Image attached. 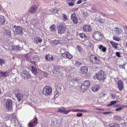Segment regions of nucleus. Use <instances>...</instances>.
Masks as SVG:
<instances>
[{
    "label": "nucleus",
    "instance_id": "nucleus-58",
    "mask_svg": "<svg viewBox=\"0 0 127 127\" xmlns=\"http://www.w3.org/2000/svg\"><path fill=\"white\" fill-rule=\"evenodd\" d=\"M68 68H69L68 69H69V70H68L67 69V71H69V70H72V69H74L73 68H72L70 66Z\"/></svg>",
    "mask_w": 127,
    "mask_h": 127
},
{
    "label": "nucleus",
    "instance_id": "nucleus-3",
    "mask_svg": "<svg viewBox=\"0 0 127 127\" xmlns=\"http://www.w3.org/2000/svg\"><path fill=\"white\" fill-rule=\"evenodd\" d=\"M4 102L5 106L6 107L7 111H12V102L11 100L10 99H8L5 100Z\"/></svg>",
    "mask_w": 127,
    "mask_h": 127
},
{
    "label": "nucleus",
    "instance_id": "nucleus-10",
    "mask_svg": "<svg viewBox=\"0 0 127 127\" xmlns=\"http://www.w3.org/2000/svg\"><path fill=\"white\" fill-rule=\"evenodd\" d=\"M20 75L22 77L25 78L26 77L27 79H29L31 77V75L27 71L23 70L20 73Z\"/></svg>",
    "mask_w": 127,
    "mask_h": 127
},
{
    "label": "nucleus",
    "instance_id": "nucleus-19",
    "mask_svg": "<svg viewBox=\"0 0 127 127\" xmlns=\"http://www.w3.org/2000/svg\"><path fill=\"white\" fill-rule=\"evenodd\" d=\"M45 59L48 61H51L54 60V58L52 55H48L45 56Z\"/></svg>",
    "mask_w": 127,
    "mask_h": 127
},
{
    "label": "nucleus",
    "instance_id": "nucleus-21",
    "mask_svg": "<svg viewBox=\"0 0 127 127\" xmlns=\"http://www.w3.org/2000/svg\"><path fill=\"white\" fill-rule=\"evenodd\" d=\"M81 71L83 74H87L88 69L86 67L82 66L81 67Z\"/></svg>",
    "mask_w": 127,
    "mask_h": 127
},
{
    "label": "nucleus",
    "instance_id": "nucleus-25",
    "mask_svg": "<svg viewBox=\"0 0 127 127\" xmlns=\"http://www.w3.org/2000/svg\"><path fill=\"white\" fill-rule=\"evenodd\" d=\"M31 67L32 73L35 75L38 72L37 69L33 66H31Z\"/></svg>",
    "mask_w": 127,
    "mask_h": 127
},
{
    "label": "nucleus",
    "instance_id": "nucleus-56",
    "mask_svg": "<svg viewBox=\"0 0 127 127\" xmlns=\"http://www.w3.org/2000/svg\"><path fill=\"white\" fill-rule=\"evenodd\" d=\"M77 81V80L76 79H73L71 80V81L73 82H74L75 81L76 82Z\"/></svg>",
    "mask_w": 127,
    "mask_h": 127
},
{
    "label": "nucleus",
    "instance_id": "nucleus-23",
    "mask_svg": "<svg viewBox=\"0 0 127 127\" xmlns=\"http://www.w3.org/2000/svg\"><path fill=\"white\" fill-rule=\"evenodd\" d=\"M15 96L17 98L19 101L22 100L23 99V95L21 94H15Z\"/></svg>",
    "mask_w": 127,
    "mask_h": 127
},
{
    "label": "nucleus",
    "instance_id": "nucleus-59",
    "mask_svg": "<svg viewBox=\"0 0 127 127\" xmlns=\"http://www.w3.org/2000/svg\"><path fill=\"white\" fill-rule=\"evenodd\" d=\"M111 96L114 99H115V95L114 94H111Z\"/></svg>",
    "mask_w": 127,
    "mask_h": 127
},
{
    "label": "nucleus",
    "instance_id": "nucleus-40",
    "mask_svg": "<svg viewBox=\"0 0 127 127\" xmlns=\"http://www.w3.org/2000/svg\"><path fill=\"white\" fill-rule=\"evenodd\" d=\"M42 58L39 56H36L35 60L36 62H39L42 60Z\"/></svg>",
    "mask_w": 127,
    "mask_h": 127
},
{
    "label": "nucleus",
    "instance_id": "nucleus-31",
    "mask_svg": "<svg viewBox=\"0 0 127 127\" xmlns=\"http://www.w3.org/2000/svg\"><path fill=\"white\" fill-rule=\"evenodd\" d=\"M22 48L20 47L19 46H15L13 45L12 46V49L13 50H20L22 49Z\"/></svg>",
    "mask_w": 127,
    "mask_h": 127
},
{
    "label": "nucleus",
    "instance_id": "nucleus-5",
    "mask_svg": "<svg viewBox=\"0 0 127 127\" xmlns=\"http://www.w3.org/2000/svg\"><path fill=\"white\" fill-rule=\"evenodd\" d=\"M52 90L51 88L48 86H46L43 90V93L46 96L51 95L52 93Z\"/></svg>",
    "mask_w": 127,
    "mask_h": 127
},
{
    "label": "nucleus",
    "instance_id": "nucleus-20",
    "mask_svg": "<svg viewBox=\"0 0 127 127\" xmlns=\"http://www.w3.org/2000/svg\"><path fill=\"white\" fill-rule=\"evenodd\" d=\"M83 29L84 31L85 32H90L91 31V29L90 28V26L87 25L84 26L83 27Z\"/></svg>",
    "mask_w": 127,
    "mask_h": 127
},
{
    "label": "nucleus",
    "instance_id": "nucleus-50",
    "mask_svg": "<svg viewBox=\"0 0 127 127\" xmlns=\"http://www.w3.org/2000/svg\"><path fill=\"white\" fill-rule=\"evenodd\" d=\"M71 111V110H65V111H64V114H68V113H69Z\"/></svg>",
    "mask_w": 127,
    "mask_h": 127
},
{
    "label": "nucleus",
    "instance_id": "nucleus-29",
    "mask_svg": "<svg viewBox=\"0 0 127 127\" xmlns=\"http://www.w3.org/2000/svg\"><path fill=\"white\" fill-rule=\"evenodd\" d=\"M39 23V20L36 19L33 20L32 21V24L33 25L34 27H36L37 24L38 25Z\"/></svg>",
    "mask_w": 127,
    "mask_h": 127
},
{
    "label": "nucleus",
    "instance_id": "nucleus-48",
    "mask_svg": "<svg viewBox=\"0 0 127 127\" xmlns=\"http://www.w3.org/2000/svg\"><path fill=\"white\" fill-rule=\"evenodd\" d=\"M82 64L80 62L76 61V65L77 66H79L81 65Z\"/></svg>",
    "mask_w": 127,
    "mask_h": 127
},
{
    "label": "nucleus",
    "instance_id": "nucleus-6",
    "mask_svg": "<svg viewBox=\"0 0 127 127\" xmlns=\"http://www.w3.org/2000/svg\"><path fill=\"white\" fill-rule=\"evenodd\" d=\"M90 59L91 62L94 64H98L100 63L99 59L95 55H91L90 57Z\"/></svg>",
    "mask_w": 127,
    "mask_h": 127
},
{
    "label": "nucleus",
    "instance_id": "nucleus-41",
    "mask_svg": "<svg viewBox=\"0 0 127 127\" xmlns=\"http://www.w3.org/2000/svg\"><path fill=\"white\" fill-rule=\"evenodd\" d=\"M65 108H59L58 109V111L60 112L63 114H64V111H65Z\"/></svg>",
    "mask_w": 127,
    "mask_h": 127
},
{
    "label": "nucleus",
    "instance_id": "nucleus-44",
    "mask_svg": "<svg viewBox=\"0 0 127 127\" xmlns=\"http://www.w3.org/2000/svg\"><path fill=\"white\" fill-rule=\"evenodd\" d=\"M10 117H11V120L12 121H15L16 120V118L15 116L13 114H11V115Z\"/></svg>",
    "mask_w": 127,
    "mask_h": 127
},
{
    "label": "nucleus",
    "instance_id": "nucleus-60",
    "mask_svg": "<svg viewBox=\"0 0 127 127\" xmlns=\"http://www.w3.org/2000/svg\"><path fill=\"white\" fill-rule=\"evenodd\" d=\"M25 57L26 58L28 59H26V60H27L28 59V54H26L25 55Z\"/></svg>",
    "mask_w": 127,
    "mask_h": 127
},
{
    "label": "nucleus",
    "instance_id": "nucleus-51",
    "mask_svg": "<svg viewBox=\"0 0 127 127\" xmlns=\"http://www.w3.org/2000/svg\"><path fill=\"white\" fill-rule=\"evenodd\" d=\"M83 115V114L82 113H78L76 114V116L77 117H80L82 116Z\"/></svg>",
    "mask_w": 127,
    "mask_h": 127
},
{
    "label": "nucleus",
    "instance_id": "nucleus-13",
    "mask_svg": "<svg viewBox=\"0 0 127 127\" xmlns=\"http://www.w3.org/2000/svg\"><path fill=\"white\" fill-rule=\"evenodd\" d=\"M62 56L63 57L69 59H71L72 57V56L67 51H65L64 53L62 55Z\"/></svg>",
    "mask_w": 127,
    "mask_h": 127
},
{
    "label": "nucleus",
    "instance_id": "nucleus-28",
    "mask_svg": "<svg viewBox=\"0 0 127 127\" xmlns=\"http://www.w3.org/2000/svg\"><path fill=\"white\" fill-rule=\"evenodd\" d=\"M57 88L58 89L60 90H62L63 91H65V89L64 86H63L61 83H58V84Z\"/></svg>",
    "mask_w": 127,
    "mask_h": 127
},
{
    "label": "nucleus",
    "instance_id": "nucleus-38",
    "mask_svg": "<svg viewBox=\"0 0 127 127\" xmlns=\"http://www.w3.org/2000/svg\"><path fill=\"white\" fill-rule=\"evenodd\" d=\"M5 60L0 58V65L1 66H3L5 64Z\"/></svg>",
    "mask_w": 127,
    "mask_h": 127
},
{
    "label": "nucleus",
    "instance_id": "nucleus-24",
    "mask_svg": "<svg viewBox=\"0 0 127 127\" xmlns=\"http://www.w3.org/2000/svg\"><path fill=\"white\" fill-rule=\"evenodd\" d=\"M42 41V39L41 38L38 37H36L34 39V42L36 43H41Z\"/></svg>",
    "mask_w": 127,
    "mask_h": 127
},
{
    "label": "nucleus",
    "instance_id": "nucleus-45",
    "mask_svg": "<svg viewBox=\"0 0 127 127\" xmlns=\"http://www.w3.org/2000/svg\"><path fill=\"white\" fill-rule=\"evenodd\" d=\"M62 16L63 20L64 21H65L67 19L66 15L64 14H62Z\"/></svg>",
    "mask_w": 127,
    "mask_h": 127
},
{
    "label": "nucleus",
    "instance_id": "nucleus-15",
    "mask_svg": "<svg viewBox=\"0 0 127 127\" xmlns=\"http://www.w3.org/2000/svg\"><path fill=\"white\" fill-rule=\"evenodd\" d=\"M118 87L120 91H122L124 88L123 82L121 80H120L118 82Z\"/></svg>",
    "mask_w": 127,
    "mask_h": 127
},
{
    "label": "nucleus",
    "instance_id": "nucleus-36",
    "mask_svg": "<svg viewBox=\"0 0 127 127\" xmlns=\"http://www.w3.org/2000/svg\"><path fill=\"white\" fill-rule=\"evenodd\" d=\"M50 29L51 31L52 32H54L56 31L55 26V25H52L50 27Z\"/></svg>",
    "mask_w": 127,
    "mask_h": 127
},
{
    "label": "nucleus",
    "instance_id": "nucleus-18",
    "mask_svg": "<svg viewBox=\"0 0 127 127\" xmlns=\"http://www.w3.org/2000/svg\"><path fill=\"white\" fill-rule=\"evenodd\" d=\"M8 72L6 71H0V77L1 78L6 77L8 75Z\"/></svg>",
    "mask_w": 127,
    "mask_h": 127
},
{
    "label": "nucleus",
    "instance_id": "nucleus-57",
    "mask_svg": "<svg viewBox=\"0 0 127 127\" xmlns=\"http://www.w3.org/2000/svg\"><path fill=\"white\" fill-rule=\"evenodd\" d=\"M82 0H79L77 2V4H79L82 2Z\"/></svg>",
    "mask_w": 127,
    "mask_h": 127
},
{
    "label": "nucleus",
    "instance_id": "nucleus-49",
    "mask_svg": "<svg viewBox=\"0 0 127 127\" xmlns=\"http://www.w3.org/2000/svg\"><path fill=\"white\" fill-rule=\"evenodd\" d=\"M60 51L61 54V55H62L64 53V52L65 51L64 49H61L60 50Z\"/></svg>",
    "mask_w": 127,
    "mask_h": 127
},
{
    "label": "nucleus",
    "instance_id": "nucleus-54",
    "mask_svg": "<svg viewBox=\"0 0 127 127\" xmlns=\"http://www.w3.org/2000/svg\"><path fill=\"white\" fill-rule=\"evenodd\" d=\"M111 113V112H103V113L105 114H108Z\"/></svg>",
    "mask_w": 127,
    "mask_h": 127
},
{
    "label": "nucleus",
    "instance_id": "nucleus-9",
    "mask_svg": "<svg viewBox=\"0 0 127 127\" xmlns=\"http://www.w3.org/2000/svg\"><path fill=\"white\" fill-rule=\"evenodd\" d=\"M61 67L59 66H53V65H52L49 66V70H50L51 68H54V70H51L52 72L53 73H55L56 72H59L60 71V69Z\"/></svg>",
    "mask_w": 127,
    "mask_h": 127
},
{
    "label": "nucleus",
    "instance_id": "nucleus-27",
    "mask_svg": "<svg viewBox=\"0 0 127 127\" xmlns=\"http://www.w3.org/2000/svg\"><path fill=\"white\" fill-rule=\"evenodd\" d=\"M109 42L111 44L112 47H113L116 49H117V46L118 45L117 43H115V42H113V41H110Z\"/></svg>",
    "mask_w": 127,
    "mask_h": 127
},
{
    "label": "nucleus",
    "instance_id": "nucleus-11",
    "mask_svg": "<svg viewBox=\"0 0 127 127\" xmlns=\"http://www.w3.org/2000/svg\"><path fill=\"white\" fill-rule=\"evenodd\" d=\"M37 123V120L34 119L31 120L28 124L29 127H33Z\"/></svg>",
    "mask_w": 127,
    "mask_h": 127
},
{
    "label": "nucleus",
    "instance_id": "nucleus-55",
    "mask_svg": "<svg viewBox=\"0 0 127 127\" xmlns=\"http://www.w3.org/2000/svg\"><path fill=\"white\" fill-rule=\"evenodd\" d=\"M96 110H100V111H104V109H101V108H96Z\"/></svg>",
    "mask_w": 127,
    "mask_h": 127
},
{
    "label": "nucleus",
    "instance_id": "nucleus-61",
    "mask_svg": "<svg viewBox=\"0 0 127 127\" xmlns=\"http://www.w3.org/2000/svg\"><path fill=\"white\" fill-rule=\"evenodd\" d=\"M35 58L36 57H32V59L34 61H36V60H35Z\"/></svg>",
    "mask_w": 127,
    "mask_h": 127
},
{
    "label": "nucleus",
    "instance_id": "nucleus-35",
    "mask_svg": "<svg viewBox=\"0 0 127 127\" xmlns=\"http://www.w3.org/2000/svg\"><path fill=\"white\" fill-rule=\"evenodd\" d=\"M51 43L53 45H57L60 43V41L59 40H54L51 41Z\"/></svg>",
    "mask_w": 127,
    "mask_h": 127
},
{
    "label": "nucleus",
    "instance_id": "nucleus-14",
    "mask_svg": "<svg viewBox=\"0 0 127 127\" xmlns=\"http://www.w3.org/2000/svg\"><path fill=\"white\" fill-rule=\"evenodd\" d=\"M37 6L36 5H33L28 10L29 13H34L36 10Z\"/></svg>",
    "mask_w": 127,
    "mask_h": 127
},
{
    "label": "nucleus",
    "instance_id": "nucleus-17",
    "mask_svg": "<svg viewBox=\"0 0 127 127\" xmlns=\"http://www.w3.org/2000/svg\"><path fill=\"white\" fill-rule=\"evenodd\" d=\"M114 31L115 32V33L118 35L121 34L123 35V30L121 29L116 28L114 29Z\"/></svg>",
    "mask_w": 127,
    "mask_h": 127
},
{
    "label": "nucleus",
    "instance_id": "nucleus-43",
    "mask_svg": "<svg viewBox=\"0 0 127 127\" xmlns=\"http://www.w3.org/2000/svg\"><path fill=\"white\" fill-rule=\"evenodd\" d=\"M124 108V106L123 105H121L119 107L116 108L115 111H120V110L123 109Z\"/></svg>",
    "mask_w": 127,
    "mask_h": 127
},
{
    "label": "nucleus",
    "instance_id": "nucleus-64",
    "mask_svg": "<svg viewBox=\"0 0 127 127\" xmlns=\"http://www.w3.org/2000/svg\"><path fill=\"white\" fill-rule=\"evenodd\" d=\"M102 15L103 16H105L106 15L104 13H102Z\"/></svg>",
    "mask_w": 127,
    "mask_h": 127
},
{
    "label": "nucleus",
    "instance_id": "nucleus-46",
    "mask_svg": "<svg viewBox=\"0 0 127 127\" xmlns=\"http://www.w3.org/2000/svg\"><path fill=\"white\" fill-rule=\"evenodd\" d=\"M113 39L114 40H115L118 41H119L121 40L120 39L119 37L115 36H113Z\"/></svg>",
    "mask_w": 127,
    "mask_h": 127
},
{
    "label": "nucleus",
    "instance_id": "nucleus-47",
    "mask_svg": "<svg viewBox=\"0 0 127 127\" xmlns=\"http://www.w3.org/2000/svg\"><path fill=\"white\" fill-rule=\"evenodd\" d=\"M76 49L80 52H81L82 50L81 47L79 46H78L76 47Z\"/></svg>",
    "mask_w": 127,
    "mask_h": 127
},
{
    "label": "nucleus",
    "instance_id": "nucleus-1",
    "mask_svg": "<svg viewBox=\"0 0 127 127\" xmlns=\"http://www.w3.org/2000/svg\"><path fill=\"white\" fill-rule=\"evenodd\" d=\"M96 77L97 79L101 81H103L106 77V74L102 71H99L97 73H95L94 75V77Z\"/></svg>",
    "mask_w": 127,
    "mask_h": 127
},
{
    "label": "nucleus",
    "instance_id": "nucleus-7",
    "mask_svg": "<svg viewBox=\"0 0 127 127\" xmlns=\"http://www.w3.org/2000/svg\"><path fill=\"white\" fill-rule=\"evenodd\" d=\"M90 85V82L87 80L85 81L82 84V86L81 87V90H83V91H86L88 87Z\"/></svg>",
    "mask_w": 127,
    "mask_h": 127
},
{
    "label": "nucleus",
    "instance_id": "nucleus-8",
    "mask_svg": "<svg viewBox=\"0 0 127 127\" xmlns=\"http://www.w3.org/2000/svg\"><path fill=\"white\" fill-rule=\"evenodd\" d=\"M14 28V32L17 34H22L23 33V28L20 26H16L15 25Z\"/></svg>",
    "mask_w": 127,
    "mask_h": 127
},
{
    "label": "nucleus",
    "instance_id": "nucleus-34",
    "mask_svg": "<svg viewBox=\"0 0 127 127\" xmlns=\"http://www.w3.org/2000/svg\"><path fill=\"white\" fill-rule=\"evenodd\" d=\"M99 48L100 50L103 52H105L106 51V48L103 47L102 45H101L99 46Z\"/></svg>",
    "mask_w": 127,
    "mask_h": 127
},
{
    "label": "nucleus",
    "instance_id": "nucleus-30",
    "mask_svg": "<svg viewBox=\"0 0 127 127\" xmlns=\"http://www.w3.org/2000/svg\"><path fill=\"white\" fill-rule=\"evenodd\" d=\"M50 13V14H51L54 13H58L59 11V10L56 8H54L53 9L49 10Z\"/></svg>",
    "mask_w": 127,
    "mask_h": 127
},
{
    "label": "nucleus",
    "instance_id": "nucleus-26",
    "mask_svg": "<svg viewBox=\"0 0 127 127\" xmlns=\"http://www.w3.org/2000/svg\"><path fill=\"white\" fill-rule=\"evenodd\" d=\"M95 19L96 21H97L101 23H103L104 21V19L101 18L99 17H95Z\"/></svg>",
    "mask_w": 127,
    "mask_h": 127
},
{
    "label": "nucleus",
    "instance_id": "nucleus-42",
    "mask_svg": "<svg viewBox=\"0 0 127 127\" xmlns=\"http://www.w3.org/2000/svg\"><path fill=\"white\" fill-rule=\"evenodd\" d=\"M80 37L82 38H84V39H86V36L85 34L83 33H81L79 34Z\"/></svg>",
    "mask_w": 127,
    "mask_h": 127
},
{
    "label": "nucleus",
    "instance_id": "nucleus-63",
    "mask_svg": "<svg viewBox=\"0 0 127 127\" xmlns=\"http://www.w3.org/2000/svg\"><path fill=\"white\" fill-rule=\"evenodd\" d=\"M119 104H116V105H115V107H118V106H119Z\"/></svg>",
    "mask_w": 127,
    "mask_h": 127
},
{
    "label": "nucleus",
    "instance_id": "nucleus-53",
    "mask_svg": "<svg viewBox=\"0 0 127 127\" xmlns=\"http://www.w3.org/2000/svg\"><path fill=\"white\" fill-rule=\"evenodd\" d=\"M43 73L44 76L45 77L47 76L48 75V74L46 72L43 71Z\"/></svg>",
    "mask_w": 127,
    "mask_h": 127
},
{
    "label": "nucleus",
    "instance_id": "nucleus-22",
    "mask_svg": "<svg viewBox=\"0 0 127 127\" xmlns=\"http://www.w3.org/2000/svg\"><path fill=\"white\" fill-rule=\"evenodd\" d=\"M76 0H67L66 2L69 6H73L74 4V1Z\"/></svg>",
    "mask_w": 127,
    "mask_h": 127
},
{
    "label": "nucleus",
    "instance_id": "nucleus-12",
    "mask_svg": "<svg viewBox=\"0 0 127 127\" xmlns=\"http://www.w3.org/2000/svg\"><path fill=\"white\" fill-rule=\"evenodd\" d=\"M71 17L73 24L76 25L77 23L78 19L75 13L72 14L71 15Z\"/></svg>",
    "mask_w": 127,
    "mask_h": 127
},
{
    "label": "nucleus",
    "instance_id": "nucleus-37",
    "mask_svg": "<svg viewBox=\"0 0 127 127\" xmlns=\"http://www.w3.org/2000/svg\"><path fill=\"white\" fill-rule=\"evenodd\" d=\"M110 127H119L118 123H113L110 124Z\"/></svg>",
    "mask_w": 127,
    "mask_h": 127
},
{
    "label": "nucleus",
    "instance_id": "nucleus-33",
    "mask_svg": "<svg viewBox=\"0 0 127 127\" xmlns=\"http://www.w3.org/2000/svg\"><path fill=\"white\" fill-rule=\"evenodd\" d=\"M73 111L75 112H88V111L84 109H76L74 110Z\"/></svg>",
    "mask_w": 127,
    "mask_h": 127
},
{
    "label": "nucleus",
    "instance_id": "nucleus-2",
    "mask_svg": "<svg viewBox=\"0 0 127 127\" xmlns=\"http://www.w3.org/2000/svg\"><path fill=\"white\" fill-rule=\"evenodd\" d=\"M57 32L59 34L64 33L67 29V27L64 24L60 23L57 27Z\"/></svg>",
    "mask_w": 127,
    "mask_h": 127
},
{
    "label": "nucleus",
    "instance_id": "nucleus-39",
    "mask_svg": "<svg viewBox=\"0 0 127 127\" xmlns=\"http://www.w3.org/2000/svg\"><path fill=\"white\" fill-rule=\"evenodd\" d=\"M116 103V101H112L110 102V103L107 105V107L108 106H111L113 104H115Z\"/></svg>",
    "mask_w": 127,
    "mask_h": 127
},
{
    "label": "nucleus",
    "instance_id": "nucleus-4",
    "mask_svg": "<svg viewBox=\"0 0 127 127\" xmlns=\"http://www.w3.org/2000/svg\"><path fill=\"white\" fill-rule=\"evenodd\" d=\"M93 36L94 39L97 41H99L102 39V34L98 31L94 32L93 33Z\"/></svg>",
    "mask_w": 127,
    "mask_h": 127
},
{
    "label": "nucleus",
    "instance_id": "nucleus-32",
    "mask_svg": "<svg viewBox=\"0 0 127 127\" xmlns=\"http://www.w3.org/2000/svg\"><path fill=\"white\" fill-rule=\"evenodd\" d=\"M0 21L2 24H4L5 21L4 16L2 15L0 16Z\"/></svg>",
    "mask_w": 127,
    "mask_h": 127
},
{
    "label": "nucleus",
    "instance_id": "nucleus-52",
    "mask_svg": "<svg viewBox=\"0 0 127 127\" xmlns=\"http://www.w3.org/2000/svg\"><path fill=\"white\" fill-rule=\"evenodd\" d=\"M120 54V53L119 52H116V55L118 57H121Z\"/></svg>",
    "mask_w": 127,
    "mask_h": 127
},
{
    "label": "nucleus",
    "instance_id": "nucleus-62",
    "mask_svg": "<svg viewBox=\"0 0 127 127\" xmlns=\"http://www.w3.org/2000/svg\"><path fill=\"white\" fill-rule=\"evenodd\" d=\"M125 29V30H126L127 31V26H125L124 27Z\"/></svg>",
    "mask_w": 127,
    "mask_h": 127
},
{
    "label": "nucleus",
    "instance_id": "nucleus-16",
    "mask_svg": "<svg viewBox=\"0 0 127 127\" xmlns=\"http://www.w3.org/2000/svg\"><path fill=\"white\" fill-rule=\"evenodd\" d=\"M99 89V86L96 84L93 85L92 87V90L94 92L97 91Z\"/></svg>",
    "mask_w": 127,
    "mask_h": 127
}]
</instances>
